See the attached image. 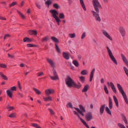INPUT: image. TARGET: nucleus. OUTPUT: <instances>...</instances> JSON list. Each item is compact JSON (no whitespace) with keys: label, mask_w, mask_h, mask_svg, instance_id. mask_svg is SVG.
Instances as JSON below:
<instances>
[{"label":"nucleus","mask_w":128,"mask_h":128,"mask_svg":"<svg viewBox=\"0 0 128 128\" xmlns=\"http://www.w3.org/2000/svg\"><path fill=\"white\" fill-rule=\"evenodd\" d=\"M117 86L119 91L122 94L125 93L121 86L119 84H117Z\"/></svg>","instance_id":"ddd939ff"},{"label":"nucleus","mask_w":128,"mask_h":128,"mask_svg":"<svg viewBox=\"0 0 128 128\" xmlns=\"http://www.w3.org/2000/svg\"><path fill=\"white\" fill-rule=\"evenodd\" d=\"M86 33L85 32H84L82 34V37H81V39H84V37L86 36Z\"/></svg>","instance_id":"bf43d9fd"},{"label":"nucleus","mask_w":128,"mask_h":128,"mask_svg":"<svg viewBox=\"0 0 128 128\" xmlns=\"http://www.w3.org/2000/svg\"><path fill=\"white\" fill-rule=\"evenodd\" d=\"M55 48H56V49L57 51L58 52V53H60V49L59 48L57 44H55Z\"/></svg>","instance_id":"e433bc0d"},{"label":"nucleus","mask_w":128,"mask_h":128,"mask_svg":"<svg viewBox=\"0 0 128 128\" xmlns=\"http://www.w3.org/2000/svg\"><path fill=\"white\" fill-rule=\"evenodd\" d=\"M51 39L54 42L56 43H59V41L58 39L54 36H52Z\"/></svg>","instance_id":"c85d7f7f"},{"label":"nucleus","mask_w":128,"mask_h":128,"mask_svg":"<svg viewBox=\"0 0 128 128\" xmlns=\"http://www.w3.org/2000/svg\"><path fill=\"white\" fill-rule=\"evenodd\" d=\"M0 75L2 77L3 79L6 80H8V78L7 77L3 74L1 73L0 74Z\"/></svg>","instance_id":"ea45409f"},{"label":"nucleus","mask_w":128,"mask_h":128,"mask_svg":"<svg viewBox=\"0 0 128 128\" xmlns=\"http://www.w3.org/2000/svg\"><path fill=\"white\" fill-rule=\"evenodd\" d=\"M17 12L22 18L23 19H25L26 18L18 10H17Z\"/></svg>","instance_id":"bb28decb"},{"label":"nucleus","mask_w":128,"mask_h":128,"mask_svg":"<svg viewBox=\"0 0 128 128\" xmlns=\"http://www.w3.org/2000/svg\"><path fill=\"white\" fill-rule=\"evenodd\" d=\"M63 56L64 57L66 60H68L70 58V56L68 53H66L64 52L62 53Z\"/></svg>","instance_id":"a211bd4d"},{"label":"nucleus","mask_w":128,"mask_h":128,"mask_svg":"<svg viewBox=\"0 0 128 128\" xmlns=\"http://www.w3.org/2000/svg\"><path fill=\"white\" fill-rule=\"evenodd\" d=\"M65 81L66 84L68 87H73L79 89L82 86V85L80 82H78V85H77L74 81L69 76H67L66 78L65 79Z\"/></svg>","instance_id":"f257e3e1"},{"label":"nucleus","mask_w":128,"mask_h":128,"mask_svg":"<svg viewBox=\"0 0 128 128\" xmlns=\"http://www.w3.org/2000/svg\"><path fill=\"white\" fill-rule=\"evenodd\" d=\"M105 105V104H103L102 106L100 108V113L101 115H102L104 111Z\"/></svg>","instance_id":"aec40b11"},{"label":"nucleus","mask_w":128,"mask_h":128,"mask_svg":"<svg viewBox=\"0 0 128 128\" xmlns=\"http://www.w3.org/2000/svg\"><path fill=\"white\" fill-rule=\"evenodd\" d=\"M24 1H22L21 2L20 6L21 7L22 6L24 5Z\"/></svg>","instance_id":"69168bd1"},{"label":"nucleus","mask_w":128,"mask_h":128,"mask_svg":"<svg viewBox=\"0 0 128 128\" xmlns=\"http://www.w3.org/2000/svg\"><path fill=\"white\" fill-rule=\"evenodd\" d=\"M92 4L95 9L98 10V8H102V7L98 0H93L92 1Z\"/></svg>","instance_id":"0eeeda50"},{"label":"nucleus","mask_w":128,"mask_h":128,"mask_svg":"<svg viewBox=\"0 0 128 128\" xmlns=\"http://www.w3.org/2000/svg\"><path fill=\"white\" fill-rule=\"evenodd\" d=\"M18 95L19 96L20 98H22L23 97V94L21 93L18 92Z\"/></svg>","instance_id":"680f3d73"},{"label":"nucleus","mask_w":128,"mask_h":128,"mask_svg":"<svg viewBox=\"0 0 128 128\" xmlns=\"http://www.w3.org/2000/svg\"><path fill=\"white\" fill-rule=\"evenodd\" d=\"M17 4V2H12L11 4H10L9 6V7L10 8L12 6H13L16 4Z\"/></svg>","instance_id":"a18cd8bd"},{"label":"nucleus","mask_w":128,"mask_h":128,"mask_svg":"<svg viewBox=\"0 0 128 128\" xmlns=\"http://www.w3.org/2000/svg\"><path fill=\"white\" fill-rule=\"evenodd\" d=\"M80 4L82 6V7L83 8V9L84 11H86V9L85 7L84 4V2L83 0H80Z\"/></svg>","instance_id":"393cba45"},{"label":"nucleus","mask_w":128,"mask_h":128,"mask_svg":"<svg viewBox=\"0 0 128 128\" xmlns=\"http://www.w3.org/2000/svg\"><path fill=\"white\" fill-rule=\"evenodd\" d=\"M11 35H10L8 34H5L4 37V39L5 40L6 38H8L11 36Z\"/></svg>","instance_id":"5fc2aeb1"},{"label":"nucleus","mask_w":128,"mask_h":128,"mask_svg":"<svg viewBox=\"0 0 128 128\" xmlns=\"http://www.w3.org/2000/svg\"><path fill=\"white\" fill-rule=\"evenodd\" d=\"M64 15L62 13H60L59 15V18L60 19H63L64 18Z\"/></svg>","instance_id":"a19ab883"},{"label":"nucleus","mask_w":128,"mask_h":128,"mask_svg":"<svg viewBox=\"0 0 128 128\" xmlns=\"http://www.w3.org/2000/svg\"><path fill=\"white\" fill-rule=\"evenodd\" d=\"M11 90L16 91V88L15 86H13L11 88Z\"/></svg>","instance_id":"13d9d810"},{"label":"nucleus","mask_w":128,"mask_h":128,"mask_svg":"<svg viewBox=\"0 0 128 128\" xmlns=\"http://www.w3.org/2000/svg\"><path fill=\"white\" fill-rule=\"evenodd\" d=\"M106 48L108 50V54L111 60L116 64L117 65L118 64L117 62L113 56L111 51L108 46H107Z\"/></svg>","instance_id":"39448f33"},{"label":"nucleus","mask_w":128,"mask_h":128,"mask_svg":"<svg viewBox=\"0 0 128 128\" xmlns=\"http://www.w3.org/2000/svg\"><path fill=\"white\" fill-rule=\"evenodd\" d=\"M46 60L48 63L50 65L51 67L53 68L52 69V71L53 72V74L54 76H50V77L51 79L53 80H58L59 78L58 75L57 73L56 70L54 68L55 66L54 63L53 61L51 60L50 59L48 58H46Z\"/></svg>","instance_id":"f03ea898"},{"label":"nucleus","mask_w":128,"mask_h":128,"mask_svg":"<svg viewBox=\"0 0 128 128\" xmlns=\"http://www.w3.org/2000/svg\"><path fill=\"white\" fill-rule=\"evenodd\" d=\"M79 106L80 109L76 107H74V108L77 111L78 113H79L82 116H84V114L83 112H85L86 110L82 105H79Z\"/></svg>","instance_id":"20e7f679"},{"label":"nucleus","mask_w":128,"mask_h":128,"mask_svg":"<svg viewBox=\"0 0 128 128\" xmlns=\"http://www.w3.org/2000/svg\"><path fill=\"white\" fill-rule=\"evenodd\" d=\"M72 63L76 67H78L79 66V63L76 60H73Z\"/></svg>","instance_id":"4c0bfd02"},{"label":"nucleus","mask_w":128,"mask_h":128,"mask_svg":"<svg viewBox=\"0 0 128 128\" xmlns=\"http://www.w3.org/2000/svg\"><path fill=\"white\" fill-rule=\"evenodd\" d=\"M0 20H6V18L3 17L2 16H0Z\"/></svg>","instance_id":"338daca9"},{"label":"nucleus","mask_w":128,"mask_h":128,"mask_svg":"<svg viewBox=\"0 0 128 128\" xmlns=\"http://www.w3.org/2000/svg\"><path fill=\"white\" fill-rule=\"evenodd\" d=\"M6 108L7 109H9L8 110L9 111L12 110L14 109V107L10 106L9 105H8L7 106Z\"/></svg>","instance_id":"58836bf2"},{"label":"nucleus","mask_w":128,"mask_h":128,"mask_svg":"<svg viewBox=\"0 0 128 128\" xmlns=\"http://www.w3.org/2000/svg\"><path fill=\"white\" fill-rule=\"evenodd\" d=\"M121 116H122L123 120L124 122L126 124H128V121L125 115L123 114H122Z\"/></svg>","instance_id":"a878e982"},{"label":"nucleus","mask_w":128,"mask_h":128,"mask_svg":"<svg viewBox=\"0 0 128 128\" xmlns=\"http://www.w3.org/2000/svg\"><path fill=\"white\" fill-rule=\"evenodd\" d=\"M70 66L71 67V68L72 69V70H74V67L72 65V64H71V63H70Z\"/></svg>","instance_id":"0e129e2a"},{"label":"nucleus","mask_w":128,"mask_h":128,"mask_svg":"<svg viewBox=\"0 0 128 128\" xmlns=\"http://www.w3.org/2000/svg\"><path fill=\"white\" fill-rule=\"evenodd\" d=\"M18 87L19 89L20 90H21L22 88L20 86V82L19 81H18Z\"/></svg>","instance_id":"052dcab7"},{"label":"nucleus","mask_w":128,"mask_h":128,"mask_svg":"<svg viewBox=\"0 0 128 128\" xmlns=\"http://www.w3.org/2000/svg\"><path fill=\"white\" fill-rule=\"evenodd\" d=\"M26 46L28 48H30L32 47H38V45H36L34 44H26Z\"/></svg>","instance_id":"7c9ffc66"},{"label":"nucleus","mask_w":128,"mask_h":128,"mask_svg":"<svg viewBox=\"0 0 128 128\" xmlns=\"http://www.w3.org/2000/svg\"><path fill=\"white\" fill-rule=\"evenodd\" d=\"M50 12L51 13L52 17L55 19L58 25V26L60 25V22H61V20L57 16L58 14V12L56 10L54 9L51 10Z\"/></svg>","instance_id":"7ed1b4c3"},{"label":"nucleus","mask_w":128,"mask_h":128,"mask_svg":"<svg viewBox=\"0 0 128 128\" xmlns=\"http://www.w3.org/2000/svg\"><path fill=\"white\" fill-rule=\"evenodd\" d=\"M113 97L115 103L118 102V100L115 96H114Z\"/></svg>","instance_id":"4d7b16f0"},{"label":"nucleus","mask_w":128,"mask_h":128,"mask_svg":"<svg viewBox=\"0 0 128 128\" xmlns=\"http://www.w3.org/2000/svg\"><path fill=\"white\" fill-rule=\"evenodd\" d=\"M52 2L51 0H47L45 2V4L47 5L48 6V7L49 6L52 4Z\"/></svg>","instance_id":"2f4dec72"},{"label":"nucleus","mask_w":128,"mask_h":128,"mask_svg":"<svg viewBox=\"0 0 128 128\" xmlns=\"http://www.w3.org/2000/svg\"><path fill=\"white\" fill-rule=\"evenodd\" d=\"M32 126L36 128H42L38 124L36 123H32Z\"/></svg>","instance_id":"f704fd0d"},{"label":"nucleus","mask_w":128,"mask_h":128,"mask_svg":"<svg viewBox=\"0 0 128 128\" xmlns=\"http://www.w3.org/2000/svg\"><path fill=\"white\" fill-rule=\"evenodd\" d=\"M33 90L35 92L36 94L38 95L41 94V92L38 89H36L35 88H33Z\"/></svg>","instance_id":"cd10ccee"},{"label":"nucleus","mask_w":128,"mask_h":128,"mask_svg":"<svg viewBox=\"0 0 128 128\" xmlns=\"http://www.w3.org/2000/svg\"><path fill=\"white\" fill-rule=\"evenodd\" d=\"M98 10H97L95 9L96 12H95L93 10H92L91 12L92 13L93 16L95 17L96 20L99 22H100L101 21V19L99 16L98 14L99 11L98 8Z\"/></svg>","instance_id":"423d86ee"},{"label":"nucleus","mask_w":128,"mask_h":128,"mask_svg":"<svg viewBox=\"0 0 128 128\" xmlns=\"http://www.w3.org/2000/svg\"><path fill=\"white\" fill-rule=\"evenodd\" d=\"M89 88V86L88 84H87L85 85L82 90V92H86L88 90Z\"/></svg>","instance_id":"4be33fe9"},{"label":"nucleus","mask_w":128,"mask_h":128,"mask_svg":"<svg viewBox=\"0 0 128 128\" xmlns=\"http://www.w3.org/2000/svg\"><path fill=\"white\" fill-rule=\"evenodd\" d=\"M44 100L45 101H51L52 100V99L49 96H48L46 98H43Z\"/></svg>","instance_id":"72a5a7b5"},{"label":"nucleus","mask_w":128,"mask_h":128,"mask_svg":"<svg viewBox=\"0 0 128 128\" xmlns=\"http://www.w3.org/2000/svg\"><path fill=\"white\" fill-rule=\"evenodd\" d=\"M95 70V68H94L90 73V82H91L92 79L94 75V72Z\"/></svg>","instance_id":"412c9836"},{"label":"nucleus","mask_w":128,"mask_h":128,"mask_svg":"<svg viewBox=\"0 0 128 128\" xmlns=\"http://www.w3.org/2000/svg\"><path fill=\"white\" fill-rule=\"evenodd\" d=\"M80 74L82 75L86 74H87V71L86 70H84L82 71Z\"/></svg>","instance_id":"c03bdc74"},{"label":"nucleus","mask_w":128,"mask_h":128,"mask_svg":"<svg viewBox=\"0 0 128 128\" xmlns=\"http://www.w3.org/2000/svg\"><path fill=\"white\" fill-rule=\"evenodd\" d=\"M28 32L30 35H36L37 32L36 30H28Z\"/></svg>","instance_id":"f3484780"},{"label":"nucleus","mask_w":128,"mask_h":128,"mask_svg":"<svg viewBox=\"0 0 128 128\" xmlns=\"http://www.w3.org/2000/svg\"><path fill=\"white\" fill-rule=\"evenodd\" d=\"M0 67L5 68H6V66L5 64H0Z\"/></svg>","instance_id":"de8ad7c7"},{"label":"nucleus","mask_w":128,"mask_h":128,"mask_svg":"<svg viewBox=\"0 0 128 128\" xmlns=\"http://www.w3.org/2000/svg\"><path fill=\"white\" fill-rule=\"evenodd\" d=\"M109 107L110 109H112V100L111 98L109 97Z\"/></svg>","instance_id":"b1692460"},{"label":"nucleus","mask_w":128,"mask_h":128,"mask_svg":"<svg viewBox=\"0 0 128 128\" xmlns=\"http://www.w3.org/2000/svg\"><path fill=\"white\" fill-rule=\"evenodd\" d=\"M48 36H46L44 38H43L41 42H43L45 41H47L48 40Z\"/></svg>","instance_id":"8fccbe9b"},{"label":"nucleus","mask_w":128,"mask_h":128,"mask_svg":"<svg viewBox=\"0 0 128 128\" xmlns=\"http://www.w3.org/2000/svg\"><path fill=\"white\" fill-rule=\"evenodd\" d=\"M23 40L24 42H31L33 41L32 39L27 37L24 38Z\"/></svg>","instance_id":"dca6fc26"},{"label":"nucleus","mask_w":128,"mask_h":128,"mask_svg":"<svg viewBox=\"0 0 128 128\" xmlns=\"http://www.w3.org/2000/svg\"><path fill=\"white\" fill-rule=\"evenodd\" d=\"M121 56L124 62L127 66L128 67V61L127 59L123 54H121Z\"/></svg>","instance_id":"2eb2a0df"},{"label":"nucleus","mask_w":128,"mask_h":128,"mask_svg":"<svg viewBox=\"0 0 128 128\" xmlns=\"http://www.w3.org/2000/svg\"><path fill=\"white\" fill-rule=\"evenodd\" d=\"M118 126L120 128H126L123 125L120 123H118Z\"/></svg>","instance_id":"864d4df0"},{"label":"nucleus","mask_w":128,"mask_h":128,"mask_svg":"<svg viewBox=\"0 0 128 128\" xmlns=\"http://www.w3.org/2000/svg\"><path fill=\"white\" fill-rule=\"evenodd\" d=\"M69 36L71 38H73L75 37V34L74 33L73 34H69Z\"/></svg>","instance_id":"603ef678"},{"label":"nucleus","mask_w":128,"mask_h":128,"mask_svg":"<svg viewBox=\"0 0 128 128\" xmlns=\"http://www.w3.org/2000/svg\"><path fill=\"white\" fill-rule=\"evenodd\" d=\"M8 57L10 58H14L15 57L14 55H12L10 54L9 53L8 54Z\"/></svg>","instance_id":"6e6d98bb"},{"label":"nucleus","mask_w":128,"mask_h":128,"mask_svg":"<svg viewBox=\"0 0 128 128\" xmlns=\"http://www.w3.org/2000/svg\"><path fill=\"white\" fill-rule=\"evenodd\" d=\"M45 92L46 94L48 96L50 94H53L54 92V90H53L47 89L45 91Z\"/></svg>","instance_id":"9b49d317"},{"label":"nucleus","mask_w":128,"mask_h":128,"mask_svg":"<svg viewBox=\"0 0 128 128\" xmlns=\"http://www.w3.org/2000/svg\"><path fill=\"white\" fill-rule=\"evenodd\" d=\"M120 32L121 35L124 36L126 34V32L124 29L122 27H120L119 28Z\"/></svg>","instance_id":"f8f14e48"},{"label":"nucleus","mask_w":128,"mask_h":128,"mask_svg":"<svg viewBox=\"0 0 128 128\" xmlns=\"http://www.w3.org/2000/svg\"><path fill=\"white\" fill-rule=\"evenodd\" d=\"M73 111L74 114L75 115H76L78 116V118H79L80 120L83 124L85 126H86V125L87 124L85 121L80 117L79 115L78 112L75 110H73Z\"/></svg>","instance_id":"1a4fd4ad"},{"label":"nucleus","mask_w":128,"mask_h":128,"mask_svg":"<svg viewBox=\"0 0 128 128\" xmlns=\"http://www.w3.org/2000/svg\"><path fill=\"white\" fill-rule=\"evenodd\" d=\"M38 76H40L44 75V74L43 72H39L38 73Z\"/></svg>","instance_id":"e2e57ef3"},{"label":"nucleus","mask_w":128,"mask_h":128,"mask_svg":"<svg viewBox=\"0 0 128 128\" xmlns=\"http://www.w3.org/2000/svg\"><path fill=\"white\" fill-rule=\"evenodd\" d=\"M53 6L54 8L57 9H58L60 8L59 5L56 3L54 4L53 5Z\"/></svg>","instance_id":"49530a36"},{"label":"nucleus","mask_w":128,"mask_h":128,"mask_svg":"<svg viewBox=\"0 0 128 128\" xmlns=\"http://www.w3.org/2000/svg\"><path fill=\"white\" fill-rule=\"evenodd\" d=\"M105 110L108 114L110 115L111 114V111L108 106H106V107Z\"/></svg>","instance_id":"c9c22d12"},{"label":"nucleus","mask_w":128,"mask_h":128,"mask_svg":"<svg viewBox=\"0 0 128 128\" xmlns=\"http://www.w3.org/2000/svg\"><path fill=\"white\" fill-rule=\"evenodd\" d=\"M16 114L15 113H12L11 114H10L9 115V116L10 118H15L16 117Z\"/></svg>","instance_id":"37998d69"},{"label":"nucleus","mask_w":128,"mask_h":128,"mask_svg":"<svg viewBox=\"0 0 128 128\" xmlns=\"http://www.w3.org/2000/svg\"><path fill=\"white\" fill-rule=\"evenodd\" d=\"M117 86L119 91L122 94L125 93L121 86L119 84H117Z\"/></svg>","instance_id":"4468645a"},{"label":"nucleus","mask_w":128,"mask_h":128,"mask_svg":"<svg viewBox=\"0 0 128 128\" xmlns=\"http://www.w3.org/2000/svg\"><path fill=\"white\" fill-rule=\"evenodd\" d=\"M104 89L106 92L107 94H108V92L107 88L106 85H104Z\"/></svg>","instance_id":"79ce46f5"},{"label":"nucleus","mask_w":128,"mask_h":128,"mask_svg":"<svg viewBox=\"0 0 128 128\" xmlns=\"http://www.w3.org/2000/svg\"><path fill=\"white\" fill-rule=\"evenodd\" d=\"M7 95L10 98H12V92L11 90H8L6 91Z\"/></svg>","instance_id":"6ab92c4d"},{"label":"nucleus","mask_w":128,"mask_h":128,"mask_svg":"<svg viewBox=\"0 0 128 128\" xmlns=\"http://www.w3.org/2000/svg\"><path fill=\"white\" fill-rule=\"evenodd\" d=\"M66 106L67 108L69 107L72 108V105L70 102H69L66 105Z\"/></svg>","instance_id":"09e8293b"},{"label":"nucleus","mask_w":128,"mask_h":128,"mask_svg":"<svg viewBox=\"0 0 128 128\" xmlns=\"http://www.w3.org/2000/svg\"><path fill=\"white\" fill-rule=\"evenodd\" d=\"M107 84L109 86H110V84L111 88L113 91V92L115 94H116L117 92L116 89L114 87V85L113 83L111 82H110V83L108 82H107Z\"/></svg>","instance_id":"9d476101"},{"label":"nucleus","mask_w":128,"mask_h":128,"mask_svg":"<svg viewBox=\"0 0 128 128\" xmlns=\"http://www.w3.org/2000/svg\"><path fill=\"white\" fill-rule=\"evenodd\" d=\"M85 118L87 121H89L93 118L92 113L90 112H88L86 115Z\"/></svg>","instance_id":"6e6552de"},{"label":"nucleus","mask_w":128,"mask_h":128,"mask_svg":"<svg viewBox=\"0 0 128 128\" xmlns=\"http://www.w3.org/2000/svg\"><path fill=\"white\" fill-rule=\"evenodd\" d=\"M103 33L105 36H106L111 41L112 40V38L109 36V35L106 31L104 30L103 32Z\"/></svg>","instance_id":"5701e85b"},{"label":"nucleus","mask_w":128,"mask_h":128,"mask_svg":"<svg viewBox=\"0 0 128 128\" xmlns=\"http://www.w3.org/2000/svg\"><path fill=\"white\" fill-rule=\"evenodd\" d=\"M48 110L50 111V114L52 115H54V114L55 113L52 110V109L50 108H48Z\"/></svg>","instance_id":"3c124183"},{"label":"nucleus","mask_w":128,"mask_h":128,"mask_svg":"<svg viewBox=\"0 0 128 128\" xmlns=\"http://www.w3.org/2000/svg\"><path fill=\"white\" fill-rule=\"evenodd\" d=\"M122 95L124 100L125 102L127 104H128V101L126 94L125 93H124L123 94H122Z\"/></svg>","instance_id":"c756f323"},{"label":"nucleus","mask_w":128,"mask_h":128,"mask_svg":"<svg viewBox=\"0 0 128 128\" xmlns=\"http://www.w3.org/2000/svg\"><path fill=\"white\" fill-rule=\"evenodd\" d=\"M79 78L80 79V81L82 83L84 82L85 81V78L84 77L82 76L79 77Z\"/></svg>","instance_id":"473e14b6"},{"label":"nucleus","mask_w":128,"mask_h":128,"mask_svg":"<svg viewBox=\"0 0 128 128\" xmlns=\"http://www.w3.org/2000/svg\"><path fill=\"white\" fill-rule=\"evenodd\" d=\"M20 66L21 67H23L24 66V64H20Z\"/></svg>","instance_id":"774afa93"}]
</instances>
